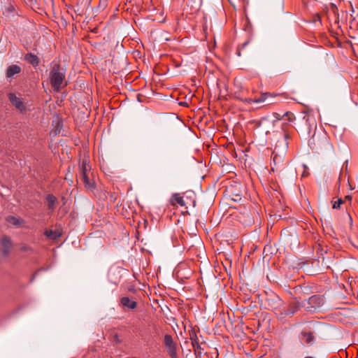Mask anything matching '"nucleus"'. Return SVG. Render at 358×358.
<instances>
[{"label":"nucleus","mask_w":358,"mask_h":358,"mask_svg":"<svg viewBox=\"0 0 358 358\" xmlns=\"http://www.w3.org/2000/svg\"><path fill=\"white\" fill-rule=\"evenodd\" d=\"M273 116L274 117V121H278L283 118L284 117H287V120L289 121H292L294 119V115L292 113L286 112L283 115H281L278 113H273Z\"/></svg>","instance_id":"2eb2a0df"},{"label":"nucleus","mask_w":358,"mask_h":358,"mask_svg":"<svg viewBox=\"0 0 358 358\" xmlns=\"http://www.w3.org/2000/svg\"><path fill=\"white\" fill-rule=\"evenodd\" d=\"M57 198L53 194H48L46 196V201L48 202V209L54 210L56 206Z\"/></svg>","instance_id":"dca6fc26"},{"label":"nucleus","mask_w":358,"mask_h":358,"mask_svg":"<svg viewBox=\"0 0 358 358\" xmlns=\"http://www.w3.org/2000/svg\"><path fill=\"white\" fill-rule=\"evenodd\" d=\"M273 155V164L271 166V170L274 171L275 169L278 170L279 168L282 167L283 165V159L285 155V150L282 152V153H279L277 151V148L275 147L272 153Z\"/></svg>","instance_id":"423d86ee"},{"label":"nucleus","mask_w":358,"mask_h":358,"mask_svg":"<svg viewBox=\"0 0 358 358\" xmlns=\"http://www.w3.org/2000/svg\"><path fill=\"white\" fill-rule=\"evenodd\" d=\"M271 94L270 93H263L260 95V96L257 99H248L247 101L250 103H263L264 102L266 99L268 97V96H271Z\"/></svg>","instance_id":"a211bd4d"},{"label":"nucleus","mask_w":358,"mask_h":358,"mask_svg":"<svg viewBox=\"0 0 358 358\" xmlns=\"http://www.w3.org/2000/svg\"><path fill=\"white\" fill-rule=\"evenodd\" d=\"M171 202L172 205H175L176 203L179 204L180 206H185L186 205V202L180 194L176 193L173 194Z\"/></svg>","instance_id":"4468645a"},{"label":"nucleus","mask_w":358,"mask_h":358,"mask_svg":"<svg viewBox=\"0 0 358 358\" xmlns=\"http://www.w3.org/2000/svg\"><path fill=\"white\" fill-rule=\"evenodd\" d=\"M343 203V200L339 199L337 201H335L333 204V208H338L341 204Z\"/></svg>","instance_id":"4be33fe9"},{"label":"nucleus","mask_w":358,"mask_h":358,"mask_svg":"<svg viewBox=\"0 0 358 358\" xmlns=\"http://www.w3.org/2000/svg\"><path fill=\"white\" fill-rule=\"evenodd\" d=\"M303 306H305V302H298L297 301L296 303H292V304H290L289 308L287 310H286L283 312H280L278 315V317L280 320H283L287 316L291 317L295 313H296L301 307H303Z\"/></svg>","instance_id":"39448f33"},{"label":"nucleus","mask_w":358,"mask_h":358,"mask_svg":"<svg viewBox=\"0 0 358 358\" xmlns=\"http://www.w3.org/2000/svg\"><path fill=\"white\" fill-rule=\"evenodd\" d=\"M20 251L24 252H29V253L34 252V249L30 245H27V244H22L20 246Z\"/></svg>","instance_id":"412c9836"},{"label":"nucleus","mask_w":358,"mask_h":358,"mask_svg":"<svg viewBox=\"0 0 358 358\" xmlns=\"http://www.w3.org/2000/svg\"><path fill=\"white\" fill-rule=\"evenodd\" d=\"M287 138V135L285 134V138L286 139Z\"/></svg>","instance_id":"bb28decb"},{"label":"nucleus","mask_w":358,"mask_h":358,"mask_svg":"<svg viewBox=\"0 0 358 358\" xmlns=\"http://www.w3.org/2000/svg\"><path fill=\"white\" fill-rule=\"evenodd\" d=\"M24 60H26L34 67L37 66L39 64V59L38 57L31 52L24 55Z\"/></svg>","instance_id":"f8f14e48"},{"label":"nucleus","mask_w":358,"mask_h":358,"mask_svg":"<svg viewBox=\"0 0 358 358\" xmlns=\"http://www.w3.org/2000/svg\"><path fill=\"white\" fill-rule=\"evenodd\" d=\"M6 221L10 224H13L15 227H20L23 223V220L22 219L12 215L8 216L6 217Z\"/></svg>","instance_id":"f3484780"},{"label":"nucleus","mask_w":358,"mask_h":358,"mask_svg":"<svg viewBox=\"0 0 358 358\" xmlns=\"http://www.w3.org/2000/svg\"><path fill=\"white\" fill-rule=\"evenodd\" d=\"M8 99L13 106L20 112H23L26 110V106L23 103L22 100L17 97L15 94L10 93L8 94Z\"/></svg>","instance_id":"0eeeda50"},{"label":"nucleus","mask_w":358,"mask_h":358,"mask_svg":"<svg viewBox=\"0 0 358 358\" xmlns=\"http://www.w3.org/2000/svg\"><path fill=\"white\" fill-rule=\"evenodd\" d=\"M301 340H303L307 345H312L314 343L315 338L313 333L303 330L299 336Z\"/></svg>","instance_id":"9d476101"},{"label":"nucleus","mask_w":358,"mask_h":358,"mask_svg":"<svg viewBox=\"0 0 358 358\" xmlns=\"http://www.w3.org/2000/svg\"><path fill=\"white\" fill-rule=\"evenodd\" d=\"M115 270H111V271H110V275L113 273H115Z\"/></svg>","instance_id":"393cba45"},{"label":"nucleus","mask_w":358,"mask_h":358,"mask_svg":"<svg viewBox=\"0 0 358 358\" xmlns=\"http://www.w3.org/2000/svg\"><path fill=\"white\" fill-rule=\"evenodd\" d=\"M190 339L192 341V345L194 349V354L196 355V358H199L201 357L202 354V349L201 348V345L198 341V338L196 337V335L195 334L190 336Z\"/></svg>","instance_id":"1a4fd4ad"},{"label":"nucleus","mask_w":358,"mask_h":358,"mask_svg":"<svg viewBox=\"0 0 358 358\" xmlns=\"http://www.w3.org/2000/svg\"><path fill=\"white\" fill-rule=\"evenodd\" d=\"M282 301L275 293L269 292L266 294L264 305L266 308L272 310H278L282 306Z\"/></svg>","instance_id":"f03ea898"},{"label":"nucleus","mask_w":358,"mask_h":358,"mask_svg":"<svg viewBox=\"0 0 358 358\" xmlns=\"http://www.w3.org/2000/svg\"><path fill=\"white\" fill-rule=\"evenodd\" d=\"M64 71L58 64H55L50 73V83L55 90L59 91L64 78Z\"/></svg>","instance_id":"f257e3e1"},{"label":"nucleus","mask_w":358,"mask_h":358,"mask_svg":"<svg viewBox=\"0 0 358 358\" xmlns=\"http://www.w3.org/2000/svg\"><path fill=\"white\" fill-rule=\"evenodd\" d=\"M287 145H288V143H287V142H285V148H287Z\"/></svg>","instance_id":"a878e982"},{"label":"nucleus","mask_w":358,"mask_h":358,"mask_svg":"<svg viewBox=\"0 0 358 358\" xmlns=\"http://www.w3.org/2000/svg\"><path fill=\"white\" fill-rule=\"evenodd\" d=\"M120 302L123 306L127 307L131 310L136 308V306H137V303L136 301L131 300L127 296H124V297L121 298Z\"/></svg>","instance_id":"9b49d317"},{"label":"nucleus","mask_w":358,"mask_h":358,"mask_svg":"<svg viewBox=\"0 0 358 358\" xmlns=\"http://www.w3.org/2000/svg\"><path fill=\"white\" fill-rule=\"evenodd\" d=\"M80 180L83 182L85 186L87 189H92L94 187V182H92L89 177V174L85 175V173H83V176H80Z\"/></svg>","instance_id":"6ab92c4d"},{"label":"nucleus","mask_w":358,"mask_h":358,"mask_svg":"<svg viewBox=\"0 0 358 358\" xmlns=\"http://www.w3.org/2000/svg\"><path fill=\"white\" fill-rule=\"evenodd\" d=\"M113 341L117 343H119L121 342V341L119 339V337L117 334L114 335L113 336Z\"/></svg>","instance_id":"5701e85b"},{"label":"nucleus","mask_w":358,"mask_h":358,"mask_svg":"<svg viewBox=\"0 0 358 358\" xmlns=\"http://www.w3.org/2000/svg\"><path fill=\"white\" fill-rule=\"evenodd\" d=\"M12 241L8 236H3L1 240L0 250L4 255H8L12 247Z\"/></svg>","instance_id":"6e6552de"},{"label":"nucleus","mask_w":358,"mask_h":358,"mask_svg":"<svg viewBox=\"0 0 358 358\" xmlns=\"http://www.w3.org/2000/svg\"><path fill=\"white\" fill-rule=\"evenodd\" d=\"M324 303V299L320 295H313L306 301L307 306L305 308L308 312H315L321 308Z\"/></svg>","instance_id":"7ed1b4c3"},{"label":"nucleus","mask_w":358,"mask_h":358,"mask_svg":"<svg viewBox=\"0 0 358 358\" xmlns=\"http://www.w3.org/2000/svg\"><path fill=\"white\" fill-rule=\"evenodd\" d=\"M164 343L171 358H178L177 344L173 341V337L169 334H166L164 338Z\"/></svg>","instance_id":"20e7f679"},{"label":"nucleus","mask_w":358,"mask_h":358,"mask_svg":"<svg viewBox=\"0 0 358 358\" xmlns=\"http://www.w3.org/2000/svg\"><path fill=\"white\" fill-rule=\"evenodd\" d=\"M80 176H83V173H85V175L89 174L90 166L87 164L86 161H83L81 166H80Z\"/></svg>","instance_id":"aec40b11"},{"label":"nucleus","mask_w":358,"mask_h":358,"mask_svg":"<svg viewBox=\"0 0 358 358\" xmlns=\"http://www.w3.org/2000/svg\"><path fill=\"white\" fill-rule=\"evenodd\" d=\"M6 10H7V12H8V13H11V12H13V8L11 6H8Z\"/></svg>","instance_id":"b1692460"},{"label":"nucleus","mask_w":358,"mask_h":358,"mask_svg":"<svg viewBox=\"0 0 358 358\" xmlns=\"http://www.w3.org/2000/svg\"><path fill=\"white\" fill-rule=\"evenodd\" d=\"M21 68L18 65L13 64L11 66H9L7 69L6 71V77L8 78H12L13 76L20 73Z\"/></svg>","instance_id":"ddd939ff"}]
</instances>
